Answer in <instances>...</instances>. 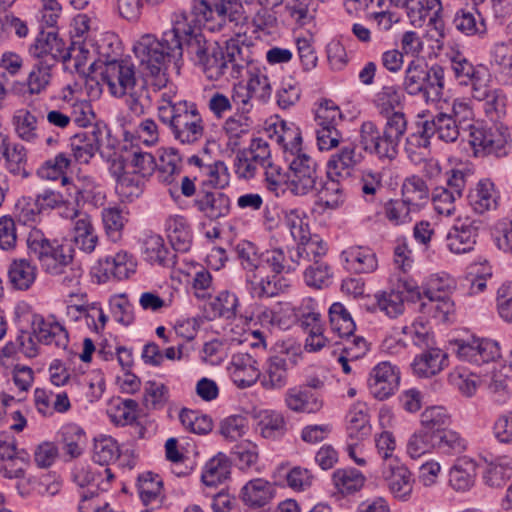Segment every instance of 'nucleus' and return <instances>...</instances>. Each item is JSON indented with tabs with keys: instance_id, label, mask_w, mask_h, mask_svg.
I'll return each instance as SVG.
<instances>
[{
	"instance_id": "nucleus-31",
	"label": "nucleus",
	"mask_w": 512,
	"mask_h": 512,
	"mask_svg": "<svg viewBox=\"0 0 512 512\" xmlns=\"http://www.w3.org/2000/svg\"><path fill=\"white\" fill-rule=\"evenodd\" d=\"M284 402L289 410L296 413H317L323 407L320 393L301 386L289 388L285 393Z\"/></svg>"
},
{
	"instance_id": "nucleus-47",
	"label": "nucleus",
	"mask_w": 512,
	"mask_h": 512,
	"mask_svg": "<svg viewBox=\"0 0 512 512\" xmlns=\"http://www.w3.org/2000/svg\"><path fill=\"white\" fill-rule=\"evenodd\" d=\"M33 260L19 258L12 261L8 269V277L11 285L17 290H28L37 277V267Z\"/></svg>"
},
{
	"instance_id": "nucleus-55",
	"label": "nucleus",
	"mask_w": 512,
	"mask_h": 512,
	"mask_svg": "<svg viewBox=\"0 0 512 512\" xmlns=\"http://www.w3.org/2000/svg\"><path fill=\"white\" fill-rule=\"evenodd\" d=\"M331 331L339 338L353 336L356 324L351 313L341 302H334L328 311Z\"/></svg>"
},
{
	"instance_id": "nucleus-44",
	"label": "nucleus",
	"mask_w": 512,
	"mask_h": 512,
	"mask_svg": "<svg viewBox=\"0 0 512 512\" xmlns=\"http://www.w3.org/2000/svg\"><path fill=\"white\" fill-rule=\"evenodd\" d=\"M61 449L70 459L79 457L86 442L84 430L77 424L63 425L57 433Z\"/></svg>"
},
{
	"instance_id": "nucleus-39",
	"label": "nucleus",
	"mask_w": 512,
	"mask_h": 512,
	"mask_svg": "<svg viewBox=\"0 0 512 512\" xmlns=\"http://www.w3.org/2000/svg\"><path fill=\"white\" fill-rule=\"evenodd\" d=\"M341 176H329L326 173V180L321 177L316 184L317 204L326 209H335L343 202V187Z\"/></svg>"
},
{
	"instance_id": "nucleus-45",
	"label": "nucleus",
	"mask_w": 512,
	"mask_h": 512,
	"mask_svg": "<svg viewBox=\"0 0 512 512\" xmlns=\"http://www.w3.org/2000/svg\"><path fill=\"white\" fill-rule=\"evenodd\" d=\"M272 484L263 479L256 478L248 481L241 489L240 496L249 507H263L273 497Z\"/></svg>"
},
{
	"instance_id": "nucleus-62",
	"label": "nucleus",
	"mask_w": 512,
	"mask_h": 512,
	"mask_svg": "<svg viewBox=\"0 0 512 512\" xmlns=\"http://www.w3.org/2000/svg\"><path fill=\"white\" fill-rule=\"evenodd\" d=\"M416 212V208L402 199H390L383 207L385 218L393 226L409 224L413 219L412 214Z\"/></svg>"
},
{
	"instance_id": "nucleus-26",
	"label": "nucleus",
	"mask_w": 512,
	"mask_h": 512,
	"mask_svg": "<svg viewBox=\"0 0 512 512\" xmlns=\"http://www.w3.org/2000/svg\"><path fill=\"white\" fill-rule=\"evenodd\" d=\"M230 377L233 383L239 388L251 387L260 381V369L256 356L249 353H236L232 356Z\"/></svg>"
},
{
	"instance_id": "nucleus-20",
	"label": "nucleus",
	"mask_w": 512,
	"mask_h": 512,
	"mask_svg": "<svg viewBox=\"0 0 512 512\" xmlns=\"http://www.w3.org/2000/svg\"><path fill=\"white\" fill-rule=\"evenodd\" d=\"M478 234L476 221L458 219L446 235V246L454 254L469 253L475 248Z\"/></svg>"
},
{
	"instance_id": "nucleus-58",
	"label": "nucleus",
	"mask_w": 512,
	"mask_h": 512,
	"mask_svg": "<svg viewBox=\"0 0 512 512\" xmlns=\"http://www.w3.org/2000/svg\"><path fill=\"white\" fill-rule=\"evenodd\" d=\"M365 476L355 468H340L334 471L332 481L335 488L343 495L359 491L364 483Z\"/></svg>"
},
{
	"instance_id": "nucleus-42",
	"label": "nucleus",
	"mask_w": 512,
	"mask_h": 512,
	"mask_svg": "<svg viewBox=\"0 0 512 512\" xmlns=\"http://www.w3.org/2000/svg\"><path fill=\"white\" fill-rule=\"evenodd\" d=\"M276 141L281 146L283 158L288 153L296 154L303 151V138L300 128L290 121H280L275 124Z\"/></svg>"
},
{
	"instance_id": "nucleus-3",
	"label": "nucleus",
	"mask_w": 512,
	"mask_h": 512,
	"mask_svg": "<svg viewBox=\"0 0 512 512\" xmlns=\"http://www.w3.org/2000/svg\"><path fill=\"white\" fill-rule=\"evenodd\" d=\"M183 22L173 23L171 29L163 32L161 39L146 34L133 47L135 56L152 76H158L169 63H178L183 57Z\"/></svg>"
},
{
	"instance_id": "nucleus-48",
	"label": "nucleus",
	"mask_w": 512,
	"mask_h": 512,
	"mask_svg": "<svg viewBox=\"0 0 512 512\" xmlns=\"http://www.w3.org/2000/svg\"><path fill=\"white\" fill-rule=\"evenodd\" d=\"M231 473V461L224 453H218L204 466L201 480L207 487H216L229 478Z\"/></svg>"
},
{
	"instance_id": "nucleus-12",
	"label": "nucleus",
	"mask_w": 512,
	"mask_h": 512,
	"mask_svg": "<svg viewBox=\"0 0 512 512\" xmlns=\"http://www.w3.org/2000/svg\"><path fill=\"white\" fill-rule=\"evenodd\" d=\"M297 363V354L280 345L267 358L260 372V384L266 390H280L288 384V372Z\"/></svg>"
},
{
	"instance_id": "nucleus-30",
	"label": "nucleus",
	"mask_w": 512,
	"mask_h": 512,
	"mask_svg": "<svg viewBox=\"0 0 512 512\" xmlns=\"http://www.w3.org/2000/svg\"><path fill=\"white\" fill-rule=\"evenodd\" d=\"M432 133L427 121L417 122L416 130L405 141L404 150L407 157L416 165L423 163L430 153Z\"/></svg>"
},
{
	"instance_id": "nucleus-41",
	"label": "nucleus",
	"mask_w": 512,
	"mask_h": 512,
	"mask_svg": "<svg viewBox=\"0 0 512 512\" xmlns=\"http://www.w3.org/2000/svg\"><path fill=\"white\" fill-rule=\"evenodd\" d=\"M476 464L474 461L461 458L449 470V485L460 493L469 491L475 484Z\"/></svg>"
},
{
	"instance_id": "nucleus-43",
	"label": "nucleus",
	"mask_w": 512,
	"mask_h": 512,
	"mask_svg": "<svg viewBox=\"0 0 512 512\" xmlns=\"http://www.w3.org/2000/svg\"><path fill=\"white\" fill-rule=\"evenodd\" d=\"M262 257L263 265L266 264L272 273L279 276L291 273L297 268L293 248L273 247L263 252Z\"/></svg>"
},
{
	"instance_id": "nucleus-16",
	"label": "nucleus",
	"mask_w": 512,
	"mask_h": 512,
	"mask_svg": "<svg viewBox=\"0 0 512 512\" xmlns=\"http://www.w3.org/2000/svg\"><path fill=\"white\" fill-rule=\"evenodd\" d=\"M399 383V369L390 362L378 363L371 370L367 379L370 394L378 400L391 397L397 391Z\"/></svg>"
},
{
	"instance_id": "nucleus-25",
	"label": "nucleus",
	"mask_w": 512,
	"mask_h": 512,
	"mask_svg": "<svg viewBox=\"0 0 512 512\" xmlns=\"http://www.w3.org/2000/svg\"><path fill=\"white\" fill-rule=\"evenodd\" d=\"M467 201L470 208L479 215L494 211L500 202V191L489 178L480 179L474 188L469 190Z\"/></svg>"
},
{
	"instance_id": "nucleus-37",
	"label": "nucleus",
	"mask_w": 512,
	"mask_h": 512,
	"mask_svg": "<svg viewBox=\"0 0 512 512\" xmlns=\"http://www.w3.org/2000/svg\"><path fill=\"white\" fill-rule=\"evenodd\" d=\"M452 23L456 30L465 36L482 38L487 34L485 18L476 7L458 9Z\"/></svg>"
},
{
	"instance_id": "nucleus-49",
	"label": "nucleus",
	"mask_w": 512,
	"mask_h": 512,
	"mask_svg": "<svg viewBox=\"0 0 512 512\" xmlns=\"http://www.w3.org/2000/svg\"><path fill=\"white\" fill-rule=\"evenodd\" d=\"M126 165L129 173L148 180L157 168V162L152 153L142 151L139 147L126 150Z\"/></svg>"
},
{
	"instance_id": "nucleus-36",
	"label": "nucleus",
	"mask_w": 512,
	"mask_h": 512,
	"mask_svg": "<svg viewBox=\"0 0 512 512\" xmlns=\"http://www.w3.org/2000/svg\"><path fill=\"white\" fill-rule=\"evenodd\" d=\"M142 252L146 261L165 268H174L177 264L175 251H170L164 239L158 234H151L144 239Z\"/></svg>"
},
{
	"instance_id": "nucleus-56",
	"label": "nucleus",
	"mask_w": 512,
	"mask_h": 512,
	"mask_svg": "<svg viewBox=\"0 0 512 512\" xmlns=\"http://www.w3.org/2000/svg\"><path fill=\"white\" fill-rule=\"evenodd\" d=\"M404 8L414 27H422L434 12L443 10L440 0H408Z\"/></svg>"
},
{
	"instance_id": "nucleus-19",
	"label": "nucleus",
	"mask_w": 512,
	"mask_h": 512,
	"mask_svg": "<svg viewBox=\"0 0 512 512\" xmlns=\"http://www.w3.org/2000/svg\"><path fill=\"white\" fill-rule=\"evenodd\" d=\"M327 161V174L349 178L355 168L363 161L364 156L355 142L345 141L338 146Z\"/></svg>"
},
{
	"instance_id": "nucleus-63",
	"label": "nucleus",
	"mask_w": 512,
	"mask_h": 512,
	"mask_svg": "<svg viewBox=\"0 0 512 512\" xmlns=\"http://www.w3.org/2000/svg\"><path fill=\"white\" fill-rule=\"evenodd\" d=\"M253 126V120L249 115L234 113L228 117L223 125L225 134L228 136L229 146H238L240 139L247 135Z\"/></svg>"
},
{
	"instance_id": "nucleus-21",
	"label": "nucleus",
	"mask_w": 512,
	"mask_h": 512,
	"mask_svg": "<svg viewBox=\"0 0 512 512\" xmlns=\"http://www.w3.org/2000/svg\"><path fill=\"white\" fill-rule=\"evenodd\" d=\"M104 130L94 126L91 131H82L70 138V151L76 163L88 164L99 151L103 141Z\"/></svg>"
},
{
	"instance_id": "nucleus-17",
	"label": "nucleus",
	"mask_w": 512,
	"mask_h": 512,
	"mask_svg": "<svg viewBox=\"0 0 512 512\" xmlns=\"http://www.w3.org/2000/svg\"><path fill=\"white\" fill-rule=\"evenodd\" d=\"M136 263L132 255L127 252H118L100 258L93 267V273L99 283L110 280H124L135 272Z\"/></svg>"
},
{
	"instance_id": "nucleus-4",
	"label": "nucleus",
	"mask_w": 512,
	"mask_h": 512,
	"mask_svg": "<svg viewBox=\"0 0 512 512\" xmlns=\"http://www.w3.org/2000/svg\"><path fill=\"white\" fill-rule=\"evenodd\" d=\"M27 254L37 261L43 272L59 276L72 264L74 249L71 244L49 238L41 229L33 227L26 239Z\"/></svg>"
},
{
	"instance_id": "nucleus-11",
	"label": "nucleus",
	"mask_w": 512,
	"mask_h": 512,
	"mask_svg": "<svg viewBox=\"0 0 512 512\" xmlns=\"http://www.w3.org/2000/svg\"><path fill=\"white\" fill-rule=\"evenodd\" d=\"M315 121L316 141L320 151H330L346 141L338 129L342 122V113L331 101H325L318 107Z\"/></svg>"
},
{
	"instance_id": "nucleus-14",
	"label": "nucleus",
	"mask_w": 512,
	"mask_h": 512,
	"mask_svg": "<svg viewBox=\"0 0 512 512\" xmlns=\"http://www.w3.org/2000/svg\"><path fill=\"white\" fill-rule=\"evenodd\" d=\"M456 354L460 360L480 366L500 358L501 350L494 340L472 336L456 341Z\"/></svg>"
},
{
	"instance_id": "nucleus-13",
	"label": "nucleus",
	"mask_w": 512,
	"mask_h": 512,
	"mask_svg": "<svg viewBox=\"0 0 512 512\" xmlns=\"http://www.w3.org/2000/svg\"><path fill=\"white\" fill-rule=\"evenodd\" d=\"M362 149L382 162H391L398 155V145L373 121H364L359 129Z\"/></svg>"
},
{
	"instance_id": "nucleus-28",
	"label": "nucleus",
	"mask_w": 512,
	"mask_h": 512,
	"mask_svg": "<svg viewBox=\"0 0 512 512\" xmlns=\"http://www.w3.org/2000/svg\"><path fill=\"white\" fill-rule=\"evenodd\" d=\"M193 206L209 220H217L230 213L231 200L223 192L201 189L193 200Z\"/></svg>"
},
{
	"instance_id": "nucleus-32",
	"label": "nucleus",
	"mask_w": 512,
	"mask_h": 512,
	"mask_svg": "<svg viewBox=\"0 0 512 512\" xmlns=\"http://www.w3.org/2000/svg\"><path fill=\"white\" fill-rule=\"evenodd\" d=\"M345 268L356 274L374 272L378 267L376 253L368 246H351L342 251Z\"/></svg>"
},
{
	"instance_id": "nucleus-15",
	"label": "nucleus",
	"mask_w": 512,
	"mask_h": 512,
	"mask_svg": "<svg viewBox=\"0 0 512 512\" xmlns=\"http://www.w3.org/2000/svg\"><path fill=\"white\" fill-rule=\"evenodd\" d=\"M450 68L460 86L470 88V94L482 87L483 82H490V73L483 64H473L463 53L455 51L449 55Z\"/></svg>"
},
{
	"instance_id": "nucleus-57",
	"label": "nucleus",
	"mask_w": 512,
	"mask_h": 512,
	"mask_svg": "<svg viewBox=\"0 0 512 512\" xmlns=\"http://www.w3.org/2000/svg\"><path fill=\"white\" fill-rule=\"evenodd\" d=\"M247 70L249 79L244 85L250 94L262 103H266L272 94V88L268 76L258 67L254 66L248 59V65L244 69Z\"/></svg>"
},
{
	"instance_id": "nucleus-29",
	"label": "nucleus",
	"mask_w": 512,
	"mask_h": 512,
	"mask_svg": "<svg viewBox=\"0 0 512 512\" xmlns=\"http://www.w3.org/2000/svg\"><path fill=\"white\" fill-rule=\"evenodd\" d=\"M164 231L175 252L186 253L191 249L193 230L184 216H168L164 222Z\"/></svg>"
},
{
	"instance_id": "nucleus-22",
	"label": "nucleus",
	"mask_w": 512,
	"mask_h": 512,
	"mask_svg": "<svg viewBox=\"0 0 512 512\" xmlns=\"http://www.w3.org/2000/svg\"><path fill=\"white\" fill-rule=\"evenodd\" d=\"M246 289L252 298L263 299L278 296L288 287L283 276L272 273L264 275V270L245 275Z\"/></svg>"
},
{
	"instance_id": "nucleus-18",
	"label": "nucleus",
	"mask_w": 512,
	"mask_h": 512,
	"mask_svg": "<svg viewBox=\"0 0 512 512\" xmlns=\"http://www.w3.org/2000/svg\"><path fill=\"white\" fill-rule=\"evenodd\" d=\"M215 18L214 24H220V32L226 34V30L236 36L245 34L243 27L247 24L248 17L245 8L239 0H214Z\"/></svg>"
},
{
	"instance_id": "nucleus-60",
	"label": "nucleus",
	"mask_w": 512,
	"mask_h": 512,
	"mask_svg": "<svg viewBox=\"0 0 512 512\" xmlns=\"http://www.w3.org/2000/svg\"><path fill=\"white\" fill-rule=\"evenodd\" d=\"M2 158H4L5 168L10 174L23 179L29 177L27 150L23 145L16 143L11 146L9 143Z\"/></svg>"
},
{
	"instance_id": "nucleus-8",
	"label": "nucleus",
	"mask_w": 512,
	"mask_h": 512,
	"mask_svg": "<svg viewBox=\"0 0 512 512\" xmlns=\"http://www.w3.org/2000/svg\"><path fill=\"white\" fill-rule=\"evenodd\" d=\"M455 287V280L447 273L430 275L423 285L425 301L420 304V311L427 314L433 313L434 317L447 318L453 311L454 303L450 295Z\"/></svg>"
},
{
	"instance_id": "nucleus-38",
	"label": "nucleus",
	"mask_w": 512,
	"mask_h": 512,
	"mask_svg": "<svg viewBox=\"0 0 512 512\" xmlns=\"http://www.w3.org/2000/svg\"><path fill=\"white\" fill-rule=\"evenodd\" d=\"M136 488L139 498L145 506L159 505L165 498L163 479L157 473L145 471L139 474Z\"/></svg>"
},
{
	"instance_id": "nucleus-46",
	"label": "nucleus",
	"mask_w": 512,
	"mask_h": 512,
	"mask_svg": "<svg viewBox=\"0 0 512 512\" xmlns=\"http://www.w3.org/2000/svg\"><path fill=\"white\" fill-rule=\"evenodd\" d=\"M512 477V462L507 456L486 460L483 482L491 488H502Z\"/></svg>"
},
{
	"instance_id": "nucleus-51",
	"label": "nucleus",
	"mask_w": 512,
	"mask_h": 512,
	"mask_svg": "<svg viewBox=\"0 0 512 512\" xmlns=\"http://www.w3.org/2000/svg\"><path fill=\"white\" fill-rule=\"evenodd\" d=\"M73 241L75 245L85 253L95 250L98 243V236L88 214H81L79 219L73 223Z\"/></svg>"
},
{
	"instance_id": "nucleus-24",
	"label": "nucleus",
	"mask_w": 512,
	"mask_h": 512,
	"mask_svg": "<svg viewBox=\"0 0 512 512\" xmlns=\"http://www.w3.org/2000/svg\"><path fill=\"white\" fill-rule=\"evenodd\" d=\"M382 477L395 498L408 500L413 490V479L409 469L400 460L383 463Z\"/></svg>"
},
{
	"instance_id": "nucleus-34",
	"label": "nucleus",
	"mask_w": 512,
	"mask_h": 512,
	"mask_svg": "<svg viewBox=\"0 0 512 512\" xmlns=\"http://www.w3.org/2000/svg\"><path fill=\"white\" fill-rule=\"evenodd\" d=\"M447 362V353L440 348L430 346L415 356L412 362V369L418 377L429 378L442 371L448 365Z\"/></svg>"
},
{
	"instance_id": "nucleus-10",
	"label": "nucleus",
	"mask_w": 512,
	"mask_h": 512,
	"mask_svg": "<svg viewBox=\"0 0 512 512\" xmlns=\"http://www.w3.org/2000/svg\"><path fill=\"white\" fill-rule=\"evenodd\" d=\"M77 48L66 46L56 31L41 30L28 47V55L32 61L56 66L59 62L66 63Z\"/></svg>"
},
{
	"instance_id": "nucleus-54",
	"label": "nucleus",
	"mask_w": 512,
	"mask_h": 512,
	"mask_svg": "<svg viewBox=\"0 0 512 512\" xmlns=\"http://www.w3.org/2000/svg\"><path fill=\"white\" fill-rule=\"evenodd\" d=\"M230 454L231 460L240 470H258L259 449L254 442L242 440L231 448Z\"/></svg>"
},
{
	"instance_id": "nucleus-7",
	"label": "nucleus",
	"mask_w": 512,
	"mask_h": 512,
	"mask_svg": "<svg viewBox=\"0 0 512 512\" xmlns=\"http://www.w3.org/2000/svg\"><path fill=\"white\" fill-rule=\"evenodd\" d=\"M469 142L475 157L503 158L508 155L510 135L503 126H486L482 123L469 124Z\"/></svg>"
},
{
	"instance_id": "nucleus-5",
	"label": "nucleus",
	"mask_w": 512,
	"mask_h": 512,
	"mask_svg": "<svg viewBox=\"0 0 512 512\" xmlns=\"http://www.w3.org/2000/svg\"><path fill=\"white\" fill-rule=\"evenodd\" d=\"M159 120L180 144L193 145L204 136L205 123L194 102L179 100L176 105L162 106Z\"/></svg>"
},
{
	"instance_id": "nucleus-23",
	"label": "nucleus",
	"mask_w": 512,
	"mask_h": 512,
	"mask_svg": "<svg viewBox=\"0 0 512 512\" xmlns=\"http://www.w3.org/2000/svg\"><path fill=\"white\" fill-rule=\"evenodd\" d=\"M33 335L39 343L54 345L65 349L69 343L68 332L65 327L53 317L44 318L40 314H34L31 319Z\"/></svg>"
},
{
	"instance_id": "nucleus-59",
	"label": "nucleus",
	"mask_w": 512,
	"mask_h": 512,
	"mask_svg": "<svg viewBox=\"0 0 512 512\" xmlns=\"http://www.w3.org/2000/svg\"><path fill=\"white\" fill-rule=\"evenodd\" d=\"M237 259L245 271V275L259 270H265L262 253H259L257 246L250 241H241L235 247Z\"/></svg>"
},
{
	"instance_id": "nucleus-35",
	"label": "nucleus",
	"mask_w": 512,
	"mask_h": 512,
	"mask_svg": "<svg viewBox=\"0 0 512 512\" xmlns=\"http://www.w3.org/2000/svg\"><path fill=\"white\" fill-rule=\"evenodd\" d=\"M214 0H192L191 13H182L174 23L187 22L189 25L207 29L210 32H220V24H214Z\"/></svg>"
},
{
	"instance_id": "nucleus-50",
	"label": "nucleus",
	"mask_w": 512,
	"mask_h": 512,
	"mask_svg": "<svg viewBox=\"0 0 512 512\" xmlns=\"http://www.w3.org/2000/svg\"><path fill=\"white\" fill-rule=\"evenodd\" d=\"M257 430L263 438L281 439L287 432V422L281 412L264 410L259 413Z\"/></svg>"
},
{
	"instance_id": "nucleus-61",
	"label": "nucleus",
	"mask_w": 512,
	"mask_h": 512,
	"mask_svg": "<svg viewBox=\"0 0 512 512\" xmlns=\"http://www.w3.org/2000/svg\"><path fill=\"white\" fill-rule=\"evenodd\" d=\"M403 95L396 85H385L373 98V104L378 111L379 115H389L397 112L396 108L401 105Z\"/></svg>"
},
{
	"instance_id": "nucleus-1",
	"label": "nucleus",
	"mask_w": 512,
	"mask_h": 512,
	"mask_svg": "<svg viewBox=\"0 0 512 512\" xmlns=\"http://www.w3.org/2000/svg\"><path fill=\"white\" fill-rule=\"evenodd\" d=\"M183 48L193 64L201 70L210 81H218L227 74L238 79L243 76L248 65L249 49L240 44L238 39L230 38L225 48L217 41L206 39L198 26L183 22Z\"/></svg>"
},
{
	"instance_id": "nucleus-6",
	"label": "nucleus",
	"mask_w": 512,
	"mask_h": 512,
	"mask_svg": "<svg viewBox=\"0 0 512 512\" xmlns=\"http://www.w3.org/2000/svg\"><path fill=\"white\" fill-rule=\"evenodd\" d=\"M445 85V70L439 64L428 66L419 61L408 63L402 87L410 96H417L426 103L441 99Z\"/></svg>"
},
{
	"instance_id": "nucleus-2",
	"label": "nucleus",
	"mask_w": 512,
	"mask_h": 512,
	"mask_svg": "<svg viewBox=\"0 0 512 512\" xmlns=\"http://www.w3.org/2000/svg\"><path fill=\"white\" fill-rule=\"evenodd\" d=\"M99 76L102 84L90 78L86 82L89 95L99 97L102 85H106L111 96L126 97L125 103L135 116H141L152 106L153 94L156 89H150L144 79L137 78L135 65L129 59H112L99 65Z\"/></svg>"
},
{
	"instance_id": "nucleus-9",
	"label": "nucleus",
	"mask_w": 512,
	"mask_h": 512,
	"mask_svg": "<svg viewBox=\"0 0 512 512\" xmlns=\"http://www.w3.org/2000/svg\"><path fill=\"white\" fill-rule=\"evenodd\" d=\"M284 161L288 166V186L294 195L304 196L316 189L320 171L317 162L309 154L304 150L296 154L288 153Z\"/></svg>"
},
{
	"instance_id": "nucleus-64",
	"label": "nucleus",
	"mask_w": 512,
	"mask_h": 512,
	"mask_svg": "<svg viewBox=\"0 0 512 512\" xmlns=\"http://www.w3.org/2000/svg\"><path fill=\"white\" fill-rule=\"evenodd\" d=\"M421 429L429 434H439L450 424V416L442 406L426 408L421 414Z\"/></svg>"
},
{
	"instance_id": "nucleus-52",
	"label": "nucleus",
	"mask_w": 512,
	"mask_h": 512,
	"mask_svg": "<svg viewBox=\"0 0 512 512\" xmlns=\"http://www.w3.org/2000/svg\"><path fill=\"white\" fill-rule=\"evenodd\" d=\"M327 250L326 242L318 235H312L304 241L298 242L297 247L293 248L296 265L324 261L323 257L327 254Z\"/></svg>"
},
{
	"instance_id": "nucleus-33",
	"label": "nucleus",
	"mask_w": 512,
	"mask_h": 512,
	"mask_svg": "<svg viewBox=\"0 0 512 512\" xmlns=\"http://www.w3.org/2000/svg\"><path fill=\"white\" fill-rule=\"evenodd\" d=\"M482 87L471 93L473 99L484 102V110L491 120H498L505 116L507 96L502 89L493 88L490 82H483Z\"/></svg>"
},
{
	"instance_id": "nucleus-27",
	"label": "nucleus",
	"mask_w": 512,
	"mask_h": 512,
	"mask_svg": "<svg viewBox=\"0 0 512 512\" xmlns=\"http://www.w3.org/2000/svg\"><path fill=\"white\" fill-rule=\"evenodd\" d=\"M72 481L82 490L107 491L114 479L111 469L94 470L88 465L78 464L71 471Z\"/></svg>"
},
{
	"instance_id": "nucleus-40",
	"label": "nucleus",
	"mask_w": 512,
	"mask_h": 512,
	"mask_svg": "<svg viewBox=\"0 0 512 512\" xmlns=\"http://www.w3.org/2000/svg\"><path fill=\"white\" fill-rule=\"evenodd\" d=\"M426 121L432 136L437 135L439 140L446 143L455 142L461 133L469 135V125L456 123L447 113H437L431 120Z\"/></svg>"
},
{
	"instance_id": "nucleus-53",
	"label": "nucleus",
	"mask_w": 512,
	"mask_h": 512,
	"mask_svg": "<svg viewBox=\"0 0 512 512\" xmlns=\"http://www.w3.org/2000/svg\"><path fill=\"white\" fill-rule=\"evenodd\" d=\"M16 135L27 143H35L38 138V118L26 108L17 109L12 117Z\"/></svg>"
}]
</instances>
